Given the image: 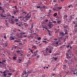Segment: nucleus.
<instances>
[{"label": "nucleus", "instance_id": "obj_1", "mask_svg": "<svg viewBox=\"0 0 77 77\" xmlns=\"http://www.w3.org/2000/svg\"><path fill=\"white\" fill-rule=\"evenodd\" d=\"M31 73V72L27 71V72L25 71L22 74V75H23L24 77H27L29 74H30Z\"/></svg>", "mask_w": 77, "mask_h": 77}, {"label": "nucleus", "instance_id": "obj_2", "mask_svg": "<svg viewBox=\"0 0 77 77\" xmlns=\"http://www.w3.org/2000/svg\"><path fill=\"white\" fill-rule=\"evenodd\" d=\"M30 17H31V14L28 13L26 16H25V17H24V18H26L25 20L27 21V20H29V19H30Z\"/></svg>", "mask_w": 77, "mask_h": 77}, {"label": "nucleus", "instance_id": "obj_3", "mask_svg": "<svg viewBox=\"0 0 77 77\" xmlns=\"http://www.w3.org/2000/svg\"><path fill=\"white\" fill-rule=\"evenodd\" d=\"M62 9V7H57L56 8H52V10L54 11H60V9Z\"/></svg>", "mask_w": 77, "mask_h": 77}, {"label": "nucleus", "instance_id": "obj_4", "mask_svg": "<svg viewBox=\"0 0 77 77\" xmlns=\"http://www.w3.org/2000/svg\"><path fill=\"white\" fill-rule=\"evenodd\" d=\"M58 44H59V42H58L53 44L56 47L59 46V45H58Z\"/></svg>", "mask_w": 77, "mask_h": 77}, {"label": "nucleus", "instance_id": "obj_5", "mask_svg": "<svg viewBox=\"0 0 77 77\" xmlns=\"http://www.w3.org/2000/svg\"><path fill=\"white\" fill-rule=\"evenodd\" d=\"M8 44L7 43H5V44L4 45L3 47H4V48H8Z\"/></svg>", "mask_w": 77, "mask_h": 77}, {"label": "nucleus", "instance_id": "obj_6", "mask_svg": "<svg viewBox=\"0 0 77 77\" xmlns=\"http://www.w3.org/2000/svg\"><path fill=\"white\" fill-rule=\"evenodd\" d=\"M13 12L14 15H15V14H16V13L17 12H19V10H14V11Z\"/></svg>", "mask_w": 77, "mask_h": 77}, {"label": "nucleus", "instance_id": "obj_7", "mask_svg": "<svg viewBox=\"0 0 77 77\" xmlns=\"http://www.w3.org/2000/svg\"><path fill=\"white\" fill-rule=\"evenodd\" d=\"M60 34L61 36H65V34L63 32H60Z\"/></svg>", "mask_w": 77, "mask_h": 77}, {"label": "nucleus", "instance_id": "obj_8", "mask_svg": "<svg viewBox=\"0 0 77 77\" xmlns=\"http://www.w3.org/2000/svg\"><path fill=\"white\" fill-rule=\"evenodd\" d=\"M71 51H70V52H69V54H68V53H66V56H69V54L70 55H71Z\"/></svg>", "mask_w": 77, "mask_h": 77}, {"label": "nucleus", "instance_id": "obj_9", "mask_svg": "<svg viewBox=\"0 0 77 77\" xmlns=\"http://www.w3.org/2000/svg\"><path fill=\"white\" fill-rule=\"evenodd\" d=\"M23 25L25 27H28V24L26 23H24Z\"/></svg>", "mask_w": 77, "mask_h": 77}, {"label": "nucleus", "instance_id": "obj_10", "mask_svg": "<svg viewBox=\"0 0 77 77\" xmlns=\"http://www.w3.org/2000/svg\"><path fill=\"white\" fill-rule=\"evenodd\" d=\"M36 53L34 52V54H32V57H34V56H36Z\"/></svg>", "mask_w": 77, "mask_h": 77}, {"label": "nucleus", "instance_id": "obj_11", "mask_svg": "<svg viewBox=\"0 0 77 77\" xmlns=\"http://www.w3.org/2000/svg\"><path fill=\"white\" fill-rule=\"evenodd\" d=\"M11 21L12 22V24H14V22H15V20L13 19H11Z\"/></svg>", "mask_w": 77, "mask_h": 77}, {"label": "nucleus", "instance_id": "obj_12", "mask_svg": "<svg viewBox=\"0 0 77 77\" xmlns=\"http://www.w3.org/2000/svg\"><path fill=\"white\" fill-rule=\"evenodd\" d=\"M57 15V13H55L53 14V16L54 17H56Z\"/></svg>", "mask_w": 77, "mask_h": 77}, {"label": "nucleus", "instance_id": "obj_13", "mask_svg": "<svg viewBox=\"0 0 77 77\" xmlns=\"http://www.w3.org/2000/svg\"><path fill=\"white\" fill-rule=\"evenodd\" d=\"M30 63V60H29L28 62L27 63L26 66H29V64Z\"/></svg>", "mask_w": 77, "mask_h": 77}, {"label": "nucleus", "instance_id": "obj_14", "mask_svg": "<svg viewBox=\"0 0 77 77\" xmlns=\"http://www.w3.org/2000/svg\"><path fill=\"white\" fill-rule=\"evenodd\" d=\"M10 38L11 40H14V39H15V38L13 37H12V36H11L10 37Z\"/></svg>", "mask_w": 77, "mask_h": 77}, {"label": "nucleus", "instance_id": "obj_15", "mask_svg": "<svg viewBox=\"0 0 77 77\" xmlns=\"http://www.w3.org/2000/svg\"><path fill=\"white\" fill-rule=\"evenodd\" d=\"M23 12H22V14H25V15H26V14H27V12L26 11H22Z\"/></svg>", "mask_w": 77, "mask_h": 77}, {"label": "nucleus", "instance_id": "obj_16", "mask_svg": "<svg viewBox=\"0 0 77 77\" xmlns=\"http://www.w3.org/2000/svg\"><path fill=\"white\" fill-rule=\"evenodd\" d=\"M18 20H19V18H15L14 21H15V22H18Z\"/></svg>", "mask_w": 77, "mask_h": 77}, {"label": "nucleus", "instance_id": "obj_17", "mask_svg": "<svg viewBox=\"0 0 77 77\" xmlns=\"http://www.w3.org/2000/svg\"><path fill=\"white\" fill-rule=\"evenodd\" d=\"M49 27H50V28H51V26H53V24H49L48 25Z\"/></svg>", "mask_w": 77, "mask_h": 77}, {"label": "nucleus", "instance_id": "obj_18", "mask_svg": "<svg viewBox=\"0 0 77 77\" xmlns=\"http://www.w3.org/2000/svg\"><path fill=\"white\" fill-rule=\"evenodd\" d=\"M13 58L14 60H17L16 59H17V57L14 56Z\"/></svg>", "mask_w": 77, "mask_h": 77}, {"label": "nucleus", "instance_id": "obj_19", "mask_svg": "<svg viewBox=\"0 0 77 77\" xmlns=\"http://www.w3.org/2000/svg\"><path fill=\"white\" fill-rule=\"evenodd\" d=\"M53 59H54V60H57V59H58V58L57 57H53Z\"/></svg>", "mask_w": 77, "mask_h": 77}, {"label": "nucleus", "instance_id": "obj_20", "mask_svg": "<svg viewBox=\"0 0 77 77\" xmlns=\"http://www.w3.org/2000/svg\"><path fill=\"white\" fill-rule=\"evenodd\" d=\"M29 50H30V51L31 52V53H32V54H33V51H33V50H31V49H30V48H29Z\"/></svg>", "mask_w": 77, "mask_h": 77}, {"label": "nucleus", "instance_id": "obj_21", "mask_svg": "<svg viewBox=\"0 0 77 77\" xmlns=\"http://www.w3.org/2000/svg\"><path fill=\"white\" fill-rule=\"evenodd\" d=\"M0 16L1 17H6L5 16L3 15V14H0Z\"/></svg>", "mask_w": 77, "mask_h": 77}, {"label": "nucleus", "instance_id": "obj_22", "mask_svg": "<svg viewBox=\"0 0 77 77\" xmlns=\"http://www.w3.org/2000/svg\"><path fill=\"white\" fill-rule=\"evenodd\" d=\"M36 46L35 45L32 46V48H33L34 49H36Z\"/></svg>", "mask_w": 77, "mask_h": 77}, {"label": "nucleus", "instance_id": "obj_23", "mask_svg": "<svg viewBox=\"0 0 77 77\" xmlns=\"http://www.w3.org/2000/svg\"><path fill=\"white\" fill-rule=\"evenodd\" d=\"M61 22V20H60L59 21H57V24L59 25L60 24V22Z\"/></svg>", "mask_w": 77, "mask_h": 77}, {"label": "nucleus", "instance_id": "obj_24", "mask_svg": "<svg viewBox=\"0 0 77 77\" xmlns=\"http://www.w3.org/2000/svg\"><path fill=\"white\" fill-rule=\"evenodd\" d=\"M70 20H72V19H73L74 18V17H72V16H70Z\"/></svg>", "mask_w": 77, "mask_h": 77}, {"label": "nucleus", "instance_id": "obj_25", "mask_svg": "<svg viewBox=\"0 0 77 77\" xmlns=\"http://www.w3.org/2000/svg\"><path fill=\"white\" fill-rule=\"evenodd\" d=\"M16 51L17 54H19V53H20V51L19 50Z\"/></svg>", "mask_w": 77, "mask_h": 77}, {"label": "nucleus", "instance_id": "obj_26", "mask_svg": "<svg viewBox=\"0 0 77 77\" xmlns=\"http://www.w3.org/2000/svg\"><path fill=\"white\" fill-rule=\"evenodd\" d=\"M17 6L16 5H15L14 6V8L16 9V10H17L18 9V8H17Z\"/></svg>", "mask_w": 77, "mask_h": 77}, {"label": "nucleus", "instance_id": "obj_27", "mask_svg": "<svg viewBox=\"0 0 77 77\" xmlns=\"http://www.w3.org/2000/svg\"><path fill=\"white\" fill-rule=\"evenodd\" d=\"M37 40H38V41H39V40H40V39H41V38L40 37H38V38H37Z\"/></svg>", "mask_w": 77, "mask_h": 77}, {"label": "nucleus", "instance_id": "obj_28", "mask_svg": "<svg viewBox=\"0 0 77 77\" xmlns=\"http://www.w3.org/2000/svg\"><path fill=\"white\" fill-rule=\"evenodd\" d=\"M72 57L73 58H75V55H74V54H72Z\"/></svg>", "mask_w": 77, "mask_h": 77}, {"label": "nucleus", "instance_id": "obj_29", "mask_svg": "<svg viewBox=\"0 0 77 77\" xmlns=\"http://www.w3.org/2000/svg\"><path fill=\"white\" fill-rule=\"evenodd\" d=\"M42 42H45L46 44H47V43H48V42H47V41H43Z\"/></svg>", "mask_w": 77, "mask_h": 77}, {"label": "nucleus", "instance_id": "obj_30", "mask_svg": "<svg viewBox=\"0 0 77 77\" xmlns=\"http://www.w3.org/2000/svg\"><path fill=\"white\" fill-rule=\"evenodd\" d=\"M53 23H57V22L56 20H54L52 21Z\"/></svg>", "mask_w": 77, "mask_h": 77}, {"label": "nucleus", "instance_id": "obj_31", "mask_svg": "<svg viewBox=\"0 0 77 77\" xmlns=\"http://www.w3.org/2000/svg\"><path fill=\"white\" fill-rule=\"evenodd\" d=\"M68 37H69V36L68 35H66V36L65 37V38L66 39H68Z\"/></svg>", "mask_w": 77, "mask_h": 77}, {"label": "nucleus", "instance_id": "obj_32", "mask_svg": "<svg viewBox=\"0 0 77 77\" xmlns=\"http://www.w3.org/2000/svg\"><path fill=\"white\" fill-rule=\"evenodd\" d=\"M63 66L64 67V68H66V65L64 64L63 65Z\"/></svg>", "mask_w": 77, "mask_h": 77}, {"label": "nucleus", "instance_id": "obj_33", "mask_svg": "<svg viewBox=\"0 0 77 77\" xmlns=\"http://www.w3.org/2000/svg\"><path fill=\"white\" fill-rule=\"evenodd\" d=\"M56 67H54V69H53V71H55V70H56Z\"/></svg>", "mask_w": 77, "mask_h": 77}, {"label": "nucleus", "instance_id": "obj_34", "mask_svg": "<svg viewBox=\"0 0 77 77\" xmlns=\"http://www.w3.org/2000/svg\"><path fill=\"white\" fill-rule=\"evenodd\" d=\"M74 27H77V23H76L74 26Z\"/></svg>", "mask_w": 77, "mask_h": 77}, {"label": "nucleus", "instance_id": "obj_35", "mask_svg": "<svg viewBox=\"0 0 77 77\" xmlns=\"http://www.w3.org/2000/svg\"><path fill=\"white\" fill-rule=\"evenodd\" d=\"M60 64V63H58L56 65V66H59V65Z\"/></svg>", "mask_w": 77, "mask_h": 77}, {"label": "nucleus", "instance_id": "obj_36", "mask_svg": "<svg viewBox=\"0 0 77 77\" xmlns=\"http://www.w3.org/2000/svg\"><path fill=\"white\" fill-rule=\"evenodd\" d=\"M8 75H12V74L11 73H8Z\"/></svg>", "mask_w": 77, "mask_h": 77}, {"label": "nucleus", "instance_id": "obj_37", "mask_svg": "<svg viewBox=\"0 0 77 77\" xmlns=\"http://www.w3.org/2000/svg\"><path fill=\"white\" fill-rule=\"evenodd\" d=\"M4 38H5V39H6V35L5 34L4 35Z\"/></svg>", "mask_w": 77, "mask_h": 77}, {"label": "nucleus", "instance_id": "obj_38", "mask_svg": "<svg viewBox=\"0 0 77 77\" xmlns=\"http://www.w3.org/2000/svg\"><path fill=\"white\" fill-rule=\"evenodd\" d=\"M49 53H52V51H51V50H50L48 52Z\"/></svg>", "mask_w": 77, "mask_h": 77}, {"label": "nucleus", "instance_id": "obj_39", "mask_svg": "<svg viewBox=\"0 0 77 77\" xmlns=\"http://www.w3.org/2000/svg\"><path fill=\"white\" fill-rule=\"evenodd\" d=\"M53 2L54 3H56V2H57V0H54L53 1Z\"/></svg>", "mask_w": 77, "mask_h": 77}, {"label": "nucleus", "instance_id": "obj_40", "mask_svg": "<svg viewBox=\"0 0 77 77\" xmlns=\"http://www.w3.org/2000/svg\"><path fill=\"white\" fill-rule=\"evenodd\" d=\"M71 6L72 7V5H69L68 7V8H70Z\"/></svg>", "mask_w": 77, "mask_h": 77}, {"label": "nucleus", "instance_id": "obj_41", "mask_svg": "<svg viewBox=\"0 0 77 77\" xmlns=\"http://www.w3.org/2000/svg\"><path fill=\"white\" fill-rule=\"evenodd\" d=\"M73 24H75L76 23H75V21H73Z\"/></svg>", "mask_w": 77, "mask_h": 77}, {"label": "nucleus", "instance_id": "obj_42", "mask_svg": "<svg viewBox=\"0 0 77 77\" xmlns=\"http://www.w3.org/2000/svg\"><path fill=\"white\" fill-rule=\"evenodd\" d=\"M25 18L22 16H20V18Z\"/></svg>", "mask_w": 77, "mask_h": 77}, {"label": "nucleus", "instance_id": "obj_43", "mask_svg": "<svg viewBox=\"0 0 77 77\" xmlns=\"http://www.w3.org/2000/svg\"><path fill=\"white\" fill-rule=\"evenodd\" d=\"M43 29H46V30H48V29L46 27H43Z\"/></svg>", "mask_w": 77, "mask_h": 77}, {"label": "nucleus", "instance_id": "obj_44", "mask_svg": "<svg viewBox=\"0 0 77 77\" xmlns=\"http://www.w3.org/2000/svg\"><path fill=\"white\" fill-rule=\"evenodd\" d=\"M36 8H41V6H37Z\"/></svg>", "mask_w": 77, "mask_h": 77}, {"label": "nucleus", "instance_id": "obj_45", "mask_svg": "<svg viewBox=\"0 0 77 77\" xmlns=\"http://www.w3.org/2000/svg\"><path fill=\"white\" fill-rule=\"evenodd\" d=\"M9 24L8 23H6V24H5V26H8V25Z\"/></svg>", "mask_w": 77, "mask_h": 77}, {"label": "nucleus", "instance_id": "obj_46", "mask_svg": "<svg viewBox=\"0 0 77 77\" xmlns=\"http://www.w3.org/2000/svg\"><path fill=\"white\" fill-rule=\"evenodd\" d=\"M65 62H66V63H67V62L68 61V60H66V59L64 60Z\"/></svg>", "mask_w": 77, "mask_h": 77}, {"label": "nucleus", "instance_id": "obj_47", "mask_svg": "<svg viewBox=\"0 0 77 77\" xmlns=\"http://www.w3.org/2000/svg\"><path fill=\"white\" fill-rule=\"evenodd\" d=\"M48 19H46L45 20V22H46V23H47V22H48Z\"/></svg>", "mask_w": 77, "mask_h": 77}, {"label": "nucleus", "instance_id": "obj_48", "mask_svg": "<svg viewBox=\"0 0 77 77\" xmlns=\"http://www.w3.org/2000/svg\"><path fill=\"white\" fill-rule=\"evenodd\" d=\"M68 27V26L66 25V26H64L63 28H66V27Z\"/></svg>", "mask_w": 77, "mask_h": 77}, {"label": "nucleus", "instance_id": "obj_49", "mask_svg": "<svg viewBox=\"0 0 77 77\" xmlns=\"http://www.w3.org/2000/svg\"><path fill=\"white\" fill-rule=\"evenodd\" d=\"M36 57L37 58H39V57H40V56L39 55H38Z\"/></svg>", "mask_w": 77, "mask_h": 77}, {"label": "nucleus", "instance_id": "obj_50", "mask_svg": "<svg viewBox=\"0 0 77 77\" xmlns=\"http://www.w3.org/2000/svg\"><path fill=\"white\" fill-rule=\"evenodd\" d=\"M3 75H4V76H5V77H6V75H7L6 74H3Z\"/></svg>", "mask_w": 77, "mask_h": 77}, {"label": "nucleus", "instance_id": "obj_51", "mask_svg": "<svg viewBox=\"0 0 77 77\" xmlns=\"http://www.w3.org/2000/svg\"><path fill=\"white\" fill-rule=\"evenodd\" d=\"M64 17L65 18H67V17H68V16L66 15H64Z\"/></svg>", "mask_w": 77, "mask_h": 77}, {"label": "nucleus", "instance_id": "obj_52", "mask_svg": "<svg viewBox=\"0 0 77 77\" xmlns=\"http://www.w3.org/2000/svg\"><path fill=\"white\" fill-rule=\"evenodd\" d=\"M48 50H49L48 48H46L45 49V50L46 51H48Z\"/></svg>", "mask_w": 77, "mask_h": 77}, {"label": "nucleus", "instance_id": "obj_53", "mask_svg": "<svg viewBox=\"0 0 77 77\" xmlns=\"http://www.w3.org/2000/svg\"><path fill=\"white\" fill-rule=\"evenodd\" d=\"M54 41H57V38H55L54 39Z\"/></svg>", "mask_w": 77, "mask_h": 77}, {"label": "nucleus", "instance_id": "obj_54", "mask_svg": "<svg viewBox=\"0 0 77 77\" xmlns=\"http://www.w3.org/2000/svg\"><path fill=\"white\" fill-rule=\"evenodd\" d=\"M39 46H41V45H42V43H40V44L38 45Z\"/></svg>", "mask_w": 77, "mask_h": 77}, {"label": "nucleus", "instance_id": "obj_55", "mask_svg": "<svg viewBox=\"0 0 77 77\" xmlns=\"http://www.w3.org/2000/svg\"><path fill=\"white\" fill-rule=\"evenodd\" d=\"M48 33H49V35H51V34L50 32H48Z\"/></svg>", "mask_w": 77, "mask_h": 77}, {"label": "nucleus", "instance_id": "obj_56", "mask_svg": "<svg viewBox=\"0 0 77 77\" xmlns=\"http://www.w3.org/2000/svg\"><path fill=\"white\" fill-rule=\"evenodd\" d=\"M5 62L6 63V61H5V60H2V62Z\"/></svg>", "mask_w": 77, "mask_h": 77}, {"label": "nucleus", "instance_id": "obj_57", "mask_svg": "<svg viewBox=\"0 0 77 77\" xmlns=\"http://www.w3.org/2000/svg\"><path fill=\"white\" fill-rule=\"evenodd\" d=\"M19 45H23V44H22V43H19Z\"/></svg>", "mask_w": 77, "mask_h": 77}, {"label": "nucleus", "instance_id": "obj_58", "mask_svg": "<svg viewBox=\"0 0 77 77\" xmlns=\"http://www.w3.org/2000/svg\"><path fill=\"white\" fill-rule=\"evenodd\" d=\"M68 34V32H65V33H64V35H66V34Z\"/></svg>", "mask_w": 77, "mask_h": 77}, {"label": "nucleus", "instance_id": "obj_59", "mask_svg": "<svg viewBox=\"0 0 77 77\" xmlns=\"http://www.w3.org/2000/svg\"><path fill=\"white\" fill-rule=\"evenodd\" d=\"M47 30L48 32H51V31L50 30H49V29H47Z\"/></svg>", "mask_w": 77, "mask_h": 77}, {"label": "nucleus", "instance_id": "obj_60", "mask_svg": "<svg viewBox=\"0 0 77 77\" xmlns=\"http://www.w3.org/2000/svg\"><path fill=\"white\" fill-rule=\"evenodd\" d=\"M14 42H18V40H15Z\"/></svg>", "mask_w": 77, "mask_h": 77}, {"label": "nucleus", "instance_id": "obj_61", "mask_svg": "<svg viewBox=\"0 0 77 77\" xmlns=\"http://www.w3.org/2000/svg\"><path fill=\"white\" fill-rule=\"evenodd\" d=\"M25 32H22V35H25Z\"/></svg>", "mask_w": 77, "mask_h": 77}, {"label": "nucleus", "instance_id": "obj_62", "mask_svg": "<svg viewBox=\"0 0 77 77\" xmlns=\"http://www.w3.org/2000/svg\"><path fill=\"white\" fill-rule=\"evenodd\" d=\"M29 56H30V54H28L27 55V56H28V57H29Z\"/></svg>", "mask_w": 77, "mask_h": 77}, {"label": "nucleus", "instance_id": "obj_63", "mask_svg": "<svg viewBox=\"0 0 77 77\" xmlns=\"http://www.w3.org/2000/svg\"><path fill=\"white\" fill-rule=\"evenodd\" d=\"M65 41H66V38L64 39V40L63 41L64 42H65Z\"/></svg>", "mask_w": 77, "mask_h": 77}, {"label": "nucleus", "instance_id": "obj_64", "mask_svg": "<svg viewBox=\"0 0 77 77\" xmlns=\"http://www.w3.org/2000/svg\"><path fill=\"white\" fill-rule=\"evenodd\" d=\"M35 30H38V31H39V29H38V28H36V29H35Z\"/></svg>", "mask_w": 77, "mask_h": 77}]
</instances>
